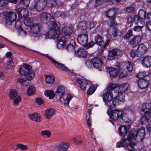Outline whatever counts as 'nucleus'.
I'll return each mask as SVG.
<instances>
[{
    "label": "nucleus",
    "instance_id": "f3484780",
    "mask_svg": "<svg viewBox=\"0 0 151 151\" xmlns=\"http://www.w3.org/2000/svg\"><path fill=\"white\" fill-rule=\"evenodd\" d=\"M30 27L31 32L34 34H37L39 33L42 27L41 24L38 23H35L33 24Z\"/></svg>",
    "mask_w": 151,
    "mask_h": 151
},
{
    "label": "nucleus",
    "instance_id": "39448f33",
    "mask_svg": "<svg viewBox=\"0 0 151 151\" xmlns=\"http://www.w3.org/2000/svg\"><path fill=\"white\" fill-rule=\"evenodd\" d=\"M23 67L24 70L22 69V67H20L19 69V73L22 75L26 76L27 79L31 80L35 76V72L32 69L31 66L26 63L24 64Z\"/></svg>",
    "mask_w": 151,
    "mask_h": 151
},
{
    "label": "nucleus",
    "instance_id": "4be33fe9",
    "mask_svg": "<svg viewBox=\"0 0 151 151\" xmlns=\"http://www.w3.org/2000/svg\"><path fill=\"white\" fill-rule=\"evenodd\" d=\"M72 97L73 96L72 94L68 93L64 95L63 98L60 99V101L64 105H68L69 104L70 101Z\"/></svg>",
    "mask_w": 151,
    "mask_h": 151
},
{
    "label": "nucleus",
    "instance_id": "13d9d810",
    "mask_svg": "<svg viewBox=\"0 0 151 151\" xmlns=\"http://www.w3.org/2000/svg\"><path fill=\"white\" fill-rule=\"evenodd\" d=\"M129 89L130 87L128 83H123V93L125 92Z\"/></svg>",
    "mask_w": 151,
    "mask_h": 151
},
{
    "label": "nucleus",
    "instance_id": "20e7f679",
    "mask_svg": "<svg viewBox=\"0 0 151 151\" xmlns=\"http://www.w3.org/2000/svg\"><path fill=\"white\" fill-rule=\"evenodd\" d=\"M151 103H146L142 105L140 113L143 116L140 119L142 124H145L148 122L151 116Z\"/></svg>",
    "mask_w": 151,
    "mask_h": 151
},
{
    "label": "nucleus",
    "instance_id": "774afa93",
    "mask_svg": "<svg viewBox=\"0 0 151 151\" xmlns=\"http://www.w3.org/2000/svg\"><path fill=\"white\" fill-rule=\"evenodd\" d=\"M78 137L74 138L73 139V142L75 143L76 144L80 145L82 143L81 140H78Z\"/></svg>",
    "mask_w": 151,
    "mask_h": 151
},
{
    "label": "nucleus",
    "instance_id": "37998d69",
    "mask_svg": "<svg viewBox=\"0 0 151 151\" xmlns=\"http://www.w3.org/2000/svg\"><path fill=\"white\" fill-rule=\"evenodd\" d=\"M6 64L9 68H12L14 66V62L12 57H6Z\"/></svg>",
    "mask_w": 151,
    "mask_h": 151
},
{
    "label": "nucleus",
    "instance_id": "bb28decb",
    "mask_svg": "<svg viewBox=\"0 0 151 151\" xmlns=\"http://www.w3.org/2000/svg\"><path fill=\"white\" fill-rule=\"evenodd\" d=\"M147 48L143 44H140L138 47L137 50L140 56L144 55L147 51Z\"/></svg>",
    "mask_w": 151,
    "mask_h": 151
},
{
    "label": "nucleus",
    "instance_id": "e2e57ef3",
    "mask_svg": "<svg viewBox=\"0 0 151 151\" xmlns=\"http://www.w3.org/2000/svg\"><path fill=\"white\" fill-rule=\"evenodd\" d=\"M36 103H38L39 105L43 104L44 103L43 100L40 98H36Z\"/></svg>",
    "mask_w": 151,
    "mask_h": 151
},
{
    "label": "nucleus",
    "instance_id": "f257e3e1",
    "mask_svg": "<svg viewBox=\"0 0 151 151\" xmlns=\"http://www.w3.org/2000/svg\"><path fill=\"white\" fill-rule=\"evenodd\" d=\"M123 127L124 131L123 132V146H129L132 149L137 150L139 147L137 143L134 142V140H136L135 134L129 132L131 129L130 124L123 125Z\"/></svg>",
    "mask_w": 151,
    "mask_h": 151
},
{
    "label": "nucleus",
    "instance_id": "9b49d317",
    "mask_svg": "<svg viewBox=\"0 0 151 151\" xmlns=\"http://www.w3.org/2000/svg\"><path fill=\"white\" fill-rule=\"evenodd\" d=\"M133 113V111L130 106H127L123 109V121L125 122H127V125L128 124H129L131 121V119L129 118L128 116L127 115L129 114H132Z\"/></svg>",
    "mask_w": 151,
    "mask_h": 151
},
{
    "label": "nucleus",
    "instance_id": "ea45409f",
    "mask_svg": "<svg viewBox=\"0 0 151 151\" xmlns=\"http://www.w3.org/2000/svg\"><path fill=\"white\" fill-rule=\"evenodd\" d=\"M86 110H87V112L89 114V117L87 119V125L89 127H90L91 126V118L90 117V115L91 114V108H88V107H86Z\"/></svg>",
    "mask_w": 151,
    "mask_h": 151
},
{
    "label": "nucleus",
    "instance_id": "dca6fc26",
    "mask_svg": "<svg viewBox=\"0 0 151 151\" xmlns=\"http://www.w3.org/2000/svg\"><path fill=\"white\" fill-rule=\"evenodd\" d=\"M91 62L94 68L99 69L101 67L102 62L101 59L99 57H94L91 59Z\"/></svg>",
    "mask_w": 151,
    "mask_h": 151
},
{
    "label": "nucleus",
    "instance_id": "69168bd1",
    "mask_svg": "<svg viewBox=\"0 0 151 151\" xmlns=\"http://www.w3.org/2000/svg\"><path fill=\"white\" fill-rule=\"evenodd\" d=\"M17 82H19L21 84L23 85V83L24 82L25 83L27 82L26 80H25L24 78H19L17 79Z\"/></svg>",
    "mask_w": 151,
    "mask_h": 151
},
{
    "label": "nucleus",
    "instance_id": "052dcab7",
    "mask_svg": "<svg viewBox=\"0 0 151 151\" xmlns=\"http://www.w3.org/2000/svg\"><path fill=\"white\" fill-rule=\"evenodd\" d=\"M134 11V8L133 6H128L126 8V11L128 13H132Z\"/></svg>",
    "mask_w": 151,
    "mask_h": 151
},
{
    "label": "nucleus",
    "instance_id": "49530a36",
    "mask_svg": "<svg viewBox=\"0 0 151 151\" xmlns=\"http://www.w3.org/2000/svg\"><path fill=\"white\" fill-rule=\"evenodd\" d=\"M35 91V87L32 86H31L28 88L27 93L29 96H30L34 94Z\"/></svg>",
    "mask_w": 151,
    "mask_h": 151
},
{
    "label": "nucleus",
    "instance_id": "a878e982",
    "mask_svg": "<svg viewBox=\"0 0 151 151\" xmlns=\"http://www.w3.org/2000/svg\"><path fill=\"white\" fill-rule=\"evenodd\" d=\"M122 51L118 49H113L109 52V57L121 56Z\"/></svg>",
    "mask_w": 151,
    "mask_h": 151
},
{
    "label": "nucleus",
    "instance_id": "f8f14e48",
    "mask_svg": "<svg viewBox=\"0 0 151 151\" xmlns=\"http://www.w3.org/2000/svg\"><path fill=\"white\" fill-rule=\"evenodd\" d=\"M123 111L120 110L115 109L110 111V117L114 120L120 118L123 119Z\"/></svg>",
    "mask_w": 151,
    "mask_h": 151
},
{
    "label": "nucleus",
    "instance_id": "393cba45",
    "mask_svg": "<svg viewBox=\"0 0 151 151\" xmlns=\"http://www.w3.org/2000/svg\"><path fill=\"white\" fill-rule=\"evenodd\" d=\"M106 70L109 73L111 77H115L118 75L119 70L117 69L112 67H108L106 68Z\"/></svg>",
    "mask_w": 151,
    "mask_h": 151
},
{
    "label": "nucleus",
    "instance_id": "864d4df0",
    "mask_svg": "<svg viewBox=\"0 0 151 151\" xmlns=\"http://www.w3.org/2000/svg\"><path fill=\"white\" fill-rule=\"evenodd\" d=\"M41 134L42 136L46 135L47 137H49L51 134V133L50 131L46 130L42 131Z\"/></svg>",
    "mask_w": 151,
    "mask_h": 151
},
{
    "label": "nucleus",
    "instance_id": "72a5a7b5",
    "mask_svg": "<svg viewBox=\"0 0 151 151\" xmlns=\"http://www.w3.org/2000/svg\"><path fill=\"white\" fill-rule=\"evenodd\" d=\"M55 78L53 75H47L45 78V82L48 84H52L55 81Z\"/></svg>",
    "mask_w": 151,
    "mask_h": 151
},
{
    "label": "nucleus",
    "instance_id": "a19ab883",
    "mask_svg": "<svg viewBox=\"0 0 151 151\" xmlns=\"http://www.w3.org/2000/svg\"><path fill=\"white\" fill-rule=\"evenodd\" d=\"M116 89H117L118 90V95L116 97H118V99L121 100L122 101V95L123 94V86H119L118 85V87Z\"/></svg>",
    "mask_w": 151,
    "mask_h": 151
},
{
    "label": "nucleus",
    "instance_id": "bf43d9fd",
    "mask_svg": "<svg viewBox=\"0 0 151 151\" xmlns=\"http://www.w3.org/2000/svg\"><path fill=\"white\" fill-rule=\"evenodd\" d=\"M58 91H59V92H61L62 93L64 94L65 92V90L64 87L61 86H59L57 89Z\"/></svg>",
    "mask_w": 151,
    "mask_h": 151
},
{
    "label": "nucleus",
    "instance_id": "1a4fd4ad",
    "mask_svg": "<svg viewBox=\"0 0 151 151\" xmlns=\"http://www.w3.org/2000/svg\"><path fill=\"white\" fill-rule=\"evenodd\" d=\"M146 12L142 9H140L138 12V15H135L134 17L133 20H135L137 23L144 24L145 20L147 18Z\"/></svg>",
    "mask_w": 151,
    "mask_h": 151
},
{
    "label": "nucleus",
    "instance_id": "f03ea898",
    "mask_svg": "<svg viewBox=\"0 0 151 151\" xmlns=\"http://www.w3.org/2000/svg\"><path fill=\"white\" fill-rule=\"evenodd\" d=\"M48 29H50L46 33V35L49 38L57 39L61 36L60 35V31L54 18H52L48 26Z\"/></svg>",
    "mask_w": 151,
    "mask_h": 151
},
{
    "label": "nucleus",
    "instance_id": "cd10ccee",
    "mask_svg": "<svg viewBox=\"0 0 151 151\" xmlns=\"http://www.w3.org/2000/svg\"><path fill=\"white\" fill-rule=\"evenodd\" d=\"M55 113V110L54 109L50 108L45 110V115L47 119H49Z\"/></svg>",
    "mask_w": 151,
    "mask_h": 151
},
{
    "label": "nucleus",
    "instance_id": "473e14b6",
    "mask_svg": "<svg viewBox=\"0 0 151 151\" xmlns=\"http://www.w3.org/2000/svg\"><path fill=\"white\" fill-rule=\"evenodd\" d=\"M57 47L59 49L63 48V47L64 45L65 44V41L64 38H63L61 36L57 39Z\"/></svg>",
    "mask_w": 151,
    "mask_h": 151
},
{
    "label": "nucleus",
    "instance_id": "8fccbe9b",
    "mask_svg": "<svg viewBox=\"0 0 151 151\" xmlns=\"http://www.w3.org/2000/svg\"><path fill=\"white\" fill-rule=\"evenodd\" d=\"M86 22L85 21L81 22L79 24V27L81 29H85L87 27Z\"/></svg>",
    "mask_w": 151,
    "mask_h": 151
},
{
    "label": "nucleus",
    "instance_id": "6ab92c4d",
    "mask_svg": "<svg viewBox=\"0 0 151 151\" xmlns=\"http://www.w3.org/2000/svg\"><path fill=\"white\" fill-rule=\"evenodd\" d=\"M140 60L144 67L148 68L151 66V57H141L139 59Z\"/></svg>",
    "mask_w": 151,
    "mask_h": 151
},
{
    "label": "nucleus",
    "instance_id": "c9c22d12",
    "mask_svg": "<svg viewBox=\"0 0 151 151\" xmlns=\"http://www.w3.org/2000/svg\"><path fill=\"white\" fill-rule=\"evenodd\" d=\"M123 63H125V66L128 71L131 72L133 69L132 63L130 61H128L127 62H123Z\"/></svg>",
    "mask_w": 151,
    "mask_h": 151
},
{
    "label": "nucleus",
    "instance_id": "6e6552de",
    "mask_svg": "<svg viewBox=\"0 0 151 151\" xmlns=\"http://www.w3.org/2000/svg\"><path fill=\"white\" fill-rule=\"evenodd\" d=\"M46 3V0H38L31 5L30 9L31 10H34L38 12L42 11L45 8Z\"/></svg>",
    "mask_w": 151,
    "mask_h": 151
},
{
    "label": "nucleus",
    "instance_id": "c03bdc74",
    "mask_svg": "<svg viewBox=\"0 0 151 151\" xmlns=\"http://www.w3.org/2000/svg\"><path fill=\"white\" fill-rule=\"evenodd\" d=\"M17 96V93L14 90L12 89L9 93V96L10 99H13L15 98Z\"/></svg>",
    "mask_w": 151,
    "mask_h": 151
},
{
    "label": "nucleus",
    "instance_id": "4468645a",
    "mask_svg": "<svg viewBox=\"0 0 151 151\" xmlns=\"http://www.w3.org/2000/svg\"><path fill=\"white\" fill-rule=\"evenodd\" d=\"M138 86L139 88L141 89L147 90L149 84V81L145 79H139L137 82Z\"/></svg>",
    "mask_w": 151,
    "mask_h": 151
},
{
    "label": "nucleus",
    "instance_id": "7ed1b4c3",
    "mask_svg": "<svg viewBox=\"0 0 151 151\" xmlns=\"http://www.w3.org/2000/svg\"><path fill=\"white\" fill-rule=\"evenodd\" d=\"M107 93L103 95V99L106 105L109 106L110 110L114 108L116 106L122 103L121 100L118 99V97L114 98L112 101L113 96L111 92H107Z\"/></svg>",
    "mask_w": 151,
    "mask_h": 151
},
{
    "label": "nucleus",
    "instance_id": "412c9836",
    "mask_svg": "<svg viewBox=\"0 0 151 151\" xmlns=\"http://www.w3.org/2000/svg\"><path fill=\"white\" fill-rule=\"evenodd\" d=\"M75 55L78 57H88L92 56V54H88L86 50L84 49H80L75 51Z\"/></svg>",
    "mask_w": 151,
    "mask_h": 151
},
{
    "label": "nucleus",
    "instance_id": "a211bd4d",
    "mask_svg": "<svg viewBox=\"0 0 151 151\" xmlns=\"http://www.w3.org/2000/svg\"><path fill=\"white\" fill-rule=\"evenodd\" d=\"M77 82L79 85V86L82 90H83L86 89L89 81L84 78H78L77 79Z\"/></svg>",
    "mask_w": 151,
    "mask_h": 151
},
{
    "label": "nucleus",
    "instance_id": "680f3d73",
    "mask_svg": "<svg viewBox=\"0 0 151 151\" xmlns=\"http://www.w3.org/2000/svg\"><path fill=\"white\" fill-rule=\"evenodd\" d=\"M85 63L86 66L88 68H91L92 67V64L91 61L90 60H87L86 62Z\"/></svg>",
    "mask_w": 151,
    "mask_h": 151
},
{
    "label": "nucleus",
    "instance_id": "a18cd8bd",
    "mask_svg": "<svg viewBox=\"0 0 151 151\" xmlns=\"http://www.w3.org/2000/svg\"><path fill=\"white\" fill-rule=\"evenodd\" d=\"M148 74V73L147 72H139L137 75L136 77L139 78V79H144V78Z\"/></svg>",
    "mask_w": 151,
    "mask_h": 151
},
{
    "label": "nucleus",
    "instance_id": "e433bc0d",
    "mask_svg": "<svg viewBox=\"0 0 151 151\" xmlns=\"http://www.w3.org/2000/svg\"><path fill=\"white\" fill-rule=\"evenodd\" d=\"M147 19L149 20L146 23V26L147 29L151 31V12L147 14Z\"/></svg>",
    "mask_w": 151,
    "mask_h": 151
},
{
    "label": "nucleus",
    "instance_id": "2eb2a0df",
    "mask_svg": "<svg viewBox=\"0 0 151 151\" xmlns=\"http://www.w3.org/2000/svg\"><path fill=\"white\" fill-rule=\"evenodd\" d=\"M78 43L82 45H86L88 41V35L87 34H81L79 35L77 37Z\"/></svg>",
    "mask_w": 151,
    "mask_h": 151
},
{
    "label": "nucleus",
    "instance_id": "5fc2aeb1",
    "mask_svg": "<svg viewBox=\"0 0 151 151\" xmlns=\"http://www.w3.org/2000/svg\"><path fill=\"white\" fill-rule=\"evenodd\" d=\"M21 99L20 97L18 96L17 98L14 99L13 102V105H17L20 102Z\"/></svg>",
    "mask_w": 151,
    "mask_h": 151
},
{
    "label": "nucleus",
    "instance_id": "4d7b16f0",
    "mask_svg": "<svg viewBox=\"0 0 151 151\" xmlns=\"http://www.w3.org/2000/svg\"><path fill=\"white\" fill-rule=\"evenodd\" d=\"M17 147L20 148L22 150H25L28 147L25 145H24L22 144H19L17 145Z\"/></svg>",
    "mask_w": 151,
    "mask_h": 151
},
{
    "label": "nucleus",
    "instance_id": "338daca9",
    "mask_svg": "<svg viewBox=\"0 0 151 151\" xmlns=\"http://www.w3.org/2000/svg\"><path fill=\"white\" fill-rule=\"evenodd\" d=\"M95 43L93 41H91L88 43L86 45V47L87 48L93 47Z\"/></svg>",
    "mask_w": 151,
    "mask_h": 151
},
{
    "label": "nucleus",
    "instance_id": "4c0bfd02",
    "mask_svg": "<svg viewBox=\"0 0 151 151\" xmlns=\"http://www.w3.org/2000/svg\"><path fill=\"white\" fill-rule=\"evenodd\" d=\"M118 85L117 84H114L112 83H109L108 86L107 87V92H111V91L116 89L118 87Z\"/></svg>",
    "mask_w": 151,
    "mask_h": 151
},
{
    "label": "nucleus",
    "instance_id": "f704fd0d",
    "mask_svg": "<svg viewBox=\"0 0 151 151\" xmlns=\"http://www.w3.org/2000/svg\"><path fill=\"white\" fill-rule=\"evenodd\" d=\"M134 23L137 24V25L135 26L133 28V30L135 32H139L141 31L142 28L143 27L144 24L145 22H144V24H142V23H137L135 21V20H133Z\"/></svg>",
    "mask_w": 151,
    "mask_h": 151
},
{
    "label": "nucleus",
    "instance_id": "09e8293b",
    "mask_svg": "<svg viewBox=\"0 0 151 151\" xmlns=\"http://www.w3.org/2000/svg\"><path fill=\"white\" fill-rule=\"evenodd\" d=\"M64 95L62 93H61L59 92V91H58L57 90L55 92V93H54V96H55L56 98L57 99L59 100V99H60L64 95Z\"/></svg>",
    "mask_w": 151,
    "mask_h": 151
},
{
    "label": "nucleus",
    "instance_id": "ddd939ff",
    "mask_svg": "<svg viewBox=\"0 0 151 151\" xmlns=\"http://www.w3.org/2000/svg\"><path fill=\"white\" fill-rule=\"evenodd\" d=\"M136 140L139 142L142 141L145 135V129L142 127L136 131Z\"/></svg>",
    "mask_w": 151,
    "mask_h": 151
},
{
    "label": "nucleus",
    "instance_id": "0eeeda50",
    "mask_svg": "<svg viewBox=\"0 0 151 151\" xmlns=\"http://www.w3.org/2000/svg\"><path fill=\"white\" fill-rule=\"evenodd\" d=\"M62 35L61 37L66 41L70 42L73 40L76 36L73 33L72 27L64 26L62 29Z\"/></svg>",
    "mask_w": 151,
    "mask_h": 151
},
{
    "label": "nucleus",
    "instance_id": "5701e85b",
    "mask_svg": "<svg viewBox=\"0 0 151 151\" xmlns=\"http://www.w3.org/2000/svg\"><path fill=\"white\" fill-rule=\"evenodd\" d=\"M6 19L10 22L14 21L16 19L17 15L15 12H7L5 15Z\"/></svg>",
    "mask_w": 151,
    "mask_h": 151
},
{
    "label": "nucleus",
    "instance_id": "b1692460",
    "mask_svg": "<svg viewBox=\"0 0 151 151\" xmlns=\"http://www.w3.org/2000/svg\"><path fill=\"white\" fill-rule=\"evenodd\" d=\"M141 40V37L140 35L136 36L134 37L130 41V44L133 47L137 46Z\"/></svg>",
    "mask_w": 151,
    "mask_h": 151
},
{
    "label": "nucleus",
    "instance_id": "423d86ee",
    "mask_svg": "<svg viewBox=\"0 0 151 151\" xmlns=\"http://www.w3.org/2000/svg\"><path fill=\"white\" fill-rule=\"evenodd\" d=\"M118 10V9L117 8H112L109 9L105 12V15L106 17L109 18L108 24L109 27L115 26L116 25L114 16Z\"/></svg>",
    "mask_w": 151,
    "mask_h": 151
},
{
    "label": "nucleus",
    "instance_id": "9d476101",
    "mask_svg": "<svg viewBox=\"0 0 151 151\" xmlns=\"http://www.w3.org/2000/svg\"><path fill=\"white\" fill-rule=\"evenodd\" d=\"M51 64L54 65L57 69L63 71L68 72V68L63 64L56 61L52 57H47Z\"/></svg>",
    "mask_w": 151,
    "mask_h": 151
},
{
    "label": "nucleus",
    "instance_id": "6e6d98bb",
    "mask_svg": "<svg viewBox=\"0 0 151 151\" xmlns=\"http://www.w3.org/2000/svg\"><path fill=\"white\" fill-rule=\"evenodd\" d=\"M95 90V89L94 87H91L88 90L87 93L88 95H91L94 93Z\"/></svg>",
    "mask_w": 151,
    "mask_h": 151
},
{
    "label": "nucleus",
    "instance_id": "58836bf2",
    "mask_svg": "<svg viewBox=\"0 0 151 151\" xmlns=\"http://www.w3.org/2000/svg\"><path fill=\"white\" fill-rule=\"evenodd\" d=\"M24 24L28 26H30L33 24V20L32 19L29 17L24 18Z\"/></svg>",
    "mask_w": 151,
    "mask_h": 151
},
{
    "label": "nucleus",
    "instance_id": "c756f323",
    "mask_svg": "<svg viewBox=\"0 0 151 151\" xmlns=\"http://www.w3.org/2000/svg\"><path fill=\"white\" fill-rule=\"evenodd\" d=\"M94 41L96 44L101 45L104 43V39L103 37L97 35L95 37Z\"/></svg>",
    "mask_w": 151,
    "mask_h": 151
},
{
    "label": "nucleus",
    "instance_id": "2f4dec72",
    "mask_svg": "<svg viewBox=\"0 0 151 151\" xmlns=\"http://www.w3.org/2000/svg\"><path fill=\"white\" fill-rule=\"evenodd\" d=\"M50 15L49 13L44 12L43 13L40 17V19L42 22L44 23H47V19L50 18Z\"/></svg>",
    "mask_w": 151,
    "mask_h": 151
},
{
    "label": "nucleus",
    "instance_id": "7c9ffc66",
    "mask_svg": "<svg viewBox=\"0 0 151 151\" xmlns=\"http://www.w3.org/2000/svg\"><path fill=\"white\" fill-rule=\"evenodd\" d=\"M69 147L68 144L65 142H63L60 144L58 147L59 151H67Z\"/></svg>",
    "mask_w": 151,
    "mask_h": 151
},
{
    "label": "nucleus",
    "instance_id": "de8ad7c7",
    "mask_svg": "<svg viewBox=\"0 0 151 151\" xmlns=\"http://www.w3.org/2000/svg\"><path fill=\"white\" fill-rule=\"evenodd\" d=\"M131 57H140L139 55V53L138 50L133 49L130 52Z\"/></svg>",
    "mask_w": 151,
    "mask_h": 151
},
{
    "label": "nucleus",
    "instance_id": "c85d7f7f",
    "mask_svg": "<svg viewBox=\"0 0 151 151\" xmlns=\"http://www.w3.org/2000/svg\"><path fill=\"white\" fill-rule=\"evenodd\" d=\"M28 116L31 120L36 122H40L41 120L40 115L37 113L29 114Z\"/></svg>",
    "mask_w": 151,
    "mask_h": 151
},
{
    "label": "nucleus",
    "instance_id": "79ce46f5",
    "mask_svg": "<svg viewBox=\"0 0 151 151\" xmlns=\"http://www.w3.org/2000/svg\"><path fill=\"white\" fill-rule=\"evenodd\" d=\"M45 95L48 96L50 99H52L54 96V93L52 90H46L44 92Z\"/></svg>",
    "mask_w": 151,
    "mask_h": 151
},
{
    "label": "nucleus",
    "instance_id": "0e129e2a",
    "mask_svg": "<svg viewBox=\"0 0 151 151\" xmlns=\"http://www.w3.org/2000/svg\"><path fill=\"white\" fill-rule=\"evenodd\" d=\"M118 30L116 28L114 27L111 32V35L113 36H115L117 35Z\"/></svg>",
    "mask_w": 151,
    "mask_h": 151
},
{
    "label": "nucleus",
    "instance_id": "aec40b11",
    "mask_svg": "<svg viewBox=\"0 0 151 151\" xmlns=\"http://www.w3.org/2000/svg\"><path fill=\"white\" fill-rule=\"evenodd\" d=\"M16 11L18 15L21 17L25 18L28 15V11L26 8L20 7L17 9Z\"/></svg>",
    "mask_w": 151,
    "mask_h": 151
},
{
    "label": "nucleus",
    "instance_id": "3c124183",
    "mask_svg": "<svg viewBox=\"0 0 151 151\" xmlns=\"http://www.w3.org/2000/svg\"><path fill=\"white\" fill-rule=\"evenodd\" d=\"M132 30L129 29L124 35V37L127 39H129L132 35Z\"/></svg>",
    "mask_w": 151,
    "mask_h": 151
},
{
    "label": "nucleus",
    "instance_id": "603ef678",
    "mask_svg": "<svg viewBox=\"0 0 151 151\" xmlns=\"http://www.w3.org/2000/svg\"><path fill=\"white\" fill-rule=\"evenodd\" d=\"M75 47L72 44L70 43L67 45V50L69 52H72L75 50Z\"/></svg>",
    "mask_w": 151,
    "mask_h": 151
}]
</instances>
